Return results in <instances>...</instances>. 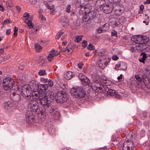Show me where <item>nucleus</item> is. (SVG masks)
Listing matches in <instances>:
<instances>
[{
    "label": "nucleus",
    "instance_id": "1",
    "mask_svg": "<svg viewBox=\"0 0 150 150\" xmlns=\"http://www.w3.org/2000/svg\"><path fill=\"white\" fill-rule=\"evenodd\" d=\"M71 93L74 98H82L86 95V92L83 88L81 86H76L71 90Z\"/></svg>",
    "mask_w": 150,
    "mask_h": 150
},
{
    "label": "nucleus",
    "instance_id": "2",
    "mask_svg": "<svg viewBox=\"0 0 150 150\" xmlns=\"http://www.w3.org/2000/svg\"><path fill=\"white\" fill-rule=\"evenodd\" d=\"M55 98L57 103H63L67 100V94L64 91H59L56 95Z\"/></svg>",
    "mask_w": 150,
    "mask_h": 150
},
{
    "label": "nucleus",
    "instance_id": "3",
    "mask_svg": "<svg viewBox=\"0 0 150 150\" xmlns=\"http://www.w3.org/2000/svg\"><path fill=\"white\" fill-rule=\"evenodd\" d=\"M140 45L138 46V47H140L139 50H147L148 51H150V47L148 45H146L149 41V38L145 36H140Z\"/></svg>",
    "mask_w": 150,
    "mask_h": 150
},
{
    "label": "nucleus",
    "instance_id": "4",
    "mask_svg": "<svg viewBox=\"0 0 150 150\" xmlns=\"http://www.w3.org/2000/svg\"><path fill=\"white\" fill-rule=\"evenodd\" d=\"M14 84V81L13 79L10 77H6L4 79L2 83L4 89L6 91L10 90Z\"/></svg>",
    "mask_w": 150,
    "mask_h": 150
},
{
    "label": "nucleus",
    "instance_id": "5",
    "mask_svg": "<svg viewBox=\"0 0 150 150\" xmlns=\"http://www.w3.org/2000/svg\"><path fill=\"white\" fill-rule=\"evenodd\" d=\"M43 95L40 97V99H38L37 101L40 103L41 105L42 106L41 110L42 109H44L46 106L49 105L51 103L50 101V100H48V96H47L45 93H42Z\"/></svg>",
    "mask_w": 150,
    "mask_h": 150
},
{
    "label": "nucleus",
    "instance_id": "6",
    "mask_svg": "<svg viewBox=\"0 0 150 150\" xmlns=\"http://www.w3.org/2000/svg\"><path fill=\"white\" fill-rule=\"evenodd\" d=\"M44 109H42L40 111V113L42 115H45L47 112L52 113L57 110V107L54 105H52L50 103L47 106H46Z\"/></svg>",
    "mask_w": 150,
    "mask_h": 150
},
{
    "label": "nucleus",
    "instance_id": "7",
    "mask_svg": "<svg viewBox=\"0 0 150 150\" xmlns=\"http://www.w3.org/2000/svg\"><path fill=\"white\" fill-rule=\"evenodd\" d=\"M30 103L31 104V110L33 112L36 113H39L40 112V110L39 108V102L37 100H30Z\"/></svg>",
    "mask_w": 150,
    "mask_h": 150
},
{
    "label": "nucleus",
    "instance_id": "8",
    "mask_svg": "<svg viewBox=\"0 0 150 150\" xmlns=\"http://www.w3.org/2000/svg\"><path fill=\"white\" fill-rule=\"evenodd\" d=\"M135 148V144L132 140L125 141L123 146V150H133Z\"/></svg>",
    "mask_w": 150,
    "mask_h": 150
},
{
    "label": "nucleus",
    "instance_id": "9",
    "mask_svg": "<svg viewBox=\"0 0 150 150\" xmlns=\"http://www.w3.org/2000/svg\"><path fill=\"white\" fill-rule=\"evenodd\" d=\"M78 78L81 81V84L84 86H90V80L86 76L82 73H81L79 75Z\"/></svg>",
    "mask_w": 150,
    "mask_h": 150
},
{
    "label": "nucleus",
    "instance_id": "10",
    "mask_svg": "<svg viewBox=\"0 0 150 150\" xmlns=\"http://www.w3.org/2000/svg\"><path fill=\"white\" fill-rule=\"evenodd\" d=\"M31 89L28 88L27 86H23L22 88V92L23 94V96L28 99L31 98Z\"/></svg>",
    "mask_w": 150,
    "mask_h": 150
},
{
    "label": "nucleus",
    "instance_id": "11",
    "mask_svg": "<svg viewBox=\"0 0 150 150\" xmlns=\"http://www.w3.org/2000/svg\"><path fill=\"white\" fill-rule=\"evenodd\" d=\"M26 120L28 123H32L34 122L35 116L33 115L32 111H28L26 113Z\"/></svg>",
    "mask_w": 150,
    "mask_h": 150
},
{
    "label": "nucleus",
    "instance_id": "12",
    "mask_svg": "<svg viewBox=\"0 0 150 150\" xmlns=\"http://www.w3.org/2000/svg\"><path fill=\"white\" fill-rule=\"evenodd\" d=\"M113 6L112 4H107L102 8L103 12L105 13L108 14L110 13L113 10Z\"/></svg>",
    "mask_w": 150,
    "mask_h": 150
},
{
    "label": "nucleus",
    "instance_id": "13",
    "mask_svg": "<svg viewBox=\"0 0 150 150\" xmlns=\"http://www.w3.org/2000/svg\"><path fill=\"white\" fill-rule=\"evenodd\" d=\"M127 68L126 64L124 62H121L115 66V69L117 70H122L125 71Z\"/></svg>",
    "mask_w": 150,
    "mask_h": 150
},
{
    "label": "nucleus",
    "instance_id": "14",
    "mask_svg": "<svg viewBox=\"0 0 150 150\" xmlns=\"http://www.w3.org/2000/svg\"><path fill=\"white\" fill-rule=\"evenodd\" d=\"M108 95L117 98H120V96L119 94H118L115 90H112L111 89H109L107 92Z\"/></svg>",
    "mask_w": 150,
    "mask_h": 150
},
{
    "label": "nucleus",
    "instance_id": "15",
    "mask_svg": "<svg viewBox=\"0 0 150 150\" xmlns=\"http://www.w3.org/2000/svg\"><path fill=\"white\" fill-rule=\"evenodd\" d=\"M59 53L56 52L54 50H52L51 52L47 57L48 60L50 62L52 61L54 57L57 56L59 54Z\"/></svg>",
    "mask_w": 150,
    "mask_h": 150
},
{
    "label": "nucleus",
    "instance_id": "16",
    "mask_svg": "<svg viewBox=\"0 0 150 150\" xmlns=\"http://www.w3.org/2000/svg\"><path fill=\"white\" fill-rule=\"evenodd\" d=\"M48 84H46L38 85L37 88L41 92L45 93L44 92L48 88Z\"/></svg>",
    "mask_w": 150,
    "mask_h": 150
},
{
    "label": "nucleus",
    "instance_id": "17",
    "mask_svg": "<svg viewBox=\"0 0 150 150\" xmlns=\"http://www.w3.org/2000/svg\"><path fill=\"white\" fill-rule=\"evenodd\" d=\"M12 100L15 101H18L21 99V96L19 94L16 93V92H13L11 95Z\"/></svg>",
    "mask_w": 150,
    "mask_h": 150
},
{
    "label": "nucleus",
    "instance_id": "18",
    "mask_svg": "<svg viewBox=\"0 0 150 150\" xmlns=\"http://www.w3.org/2000/svg\"><path fill=\"white\" fill-rule=\"evenodd\" d=\"M33 90L32 95L33 96H35L36 98H38L39 99L40 97L43 95V94H42V92H41L39 91H37V89L36 90Z\"/></svg>",
    "mask_w": 150,
    "mask_h": 150
},
{
    "label": "nucleus",
    "instance_id": "19",
    "mask_svg": "<svg viewBox=\"0 0 150 150\" xmlns=\"http://www.w3.org/2000/svg\"><path fill=\"white\" fill-rule=\"evenodd\" d=\"M38 86L37 82L35 80H32L30 83V87L29 88L32 90V89H37Z\"/></svg>",
    "mask_w": 150,
    "mask_h": 150
},
{
    "label": "nucleus",
    "instance_id": "20",
    "mask_svg": "<svg viewBox=\"0 0 150 150\" xmlns=\"http://www.w3.org/2000/svg\"><path fill=\"white\" fill-rule=\"evenodd\" d=\"M95 84L93 86V89L95 91L97 90V88L99 86H101V85L103 86L102 84L103 81H101L100 80H96L94 81Z\"/></svg>",
    "mask_w": 150,
    "mask_h": 150
},
{
    "label": "nucleus",
    "instance_id": "21",
    "mask_svg": "<svg viewBox=\"0 0 150 150\" xmlns=\"http://www.w3.org/2000/svg\"><path fill=\"white\" fill-rule=\"evenodd\" d=\"M87 14L90 20H92L96 17L97 13L95 11L93 10L89 11Z\"/></svg>",
    "mask_w": 150,
    "mask_h": 150
},
{
    "label": "nucleus",
    "instance_id": "22",
    "mask_svg": "<svg viewBox=\"0 0 150 150\" xmlns=\"http://www.w3.org/2000/svg\"><path fill=\"white\" fill-rule=\"evenodd\" d=\"M100 2L98 0H97L96 2L95 3L94 6V9L98 11H100L102 10V8H101V6L100 5Z\"/></svg>",
    "mask_w": 150,
    "mask_h": 150
},
{
    "label": "nucleus",
    "instance_id": "23",
    "mask_svg": "<svg viewBox=\"0 0 150 150\" xmlns=\"http://www.w3.org/2000/svg\"><path fill=\"white\" fill-rule=\"evenodd\" d=\"M66 48L67 54L71 53L73 52L74 50V47L71 44H68Z\"/></svg>",
    "mask_w": 150,
    "mask_h": 150
},
{
    "label": "nucleus",
    "instance_id": "24",
    "mask_svg": "<svg viewBox=\"0 0 150 150\" xmlns=\"http://www.w3.org/2000/svg\"><path fill=\"white\" fill-rule=\"evenodd\" d=\"M121 23V21L119 18H115L114 21L112 24V26L113 27H115L120 24Z\"/></svg>",
    "mask_w": 150,
    "mask_h": 150
},
{
    "label": "nucleus",
    "instance_id": "25",
    "mask_svg": "<svg viewBox=\"0 0 150 150\" xmlns=\"http://www.w3.org/2000/svg\"><path fill=\"white\" fill-rule=\"evenodd\" d=\"M74 76V74L71 71H69L67 72L66 76L65 78L67 79H70Z\"/></svg>",
    "mask_w": 150,
    "mask_h": 150
},
{
    "label": "nucleus",
    "instance_id": "26",
    "mask_svg": "<svg viewBox=\"0 0 150 150\" xmlns=\"http://www.w3.org/2000/svg\"><path fill=\"white\" fill-rule=\"evenodd\" d=\"M142 55V57L141 58L139 59V60L140 62L145 63V61L147 58V54L144 53H142L141 54V55Z\"/></svg>",
    "mask_w": 150,
    "mask_h": 150
},
{
    "label": "nucleus",
    "instance_id": "27",
    "mask_svg": "<svg viewBox=\"0 0 150 150\" xmlns=\"http://www.w3.org/2000/svg\"><path fill=\"white\" fill-rule=\"evenodd\" d=\"M131 40L132 41L135 42L137 44H139L140 42V36L137 37H134L131 38Z\"/></svg>",
    "mask_w": 150,
    "mask_h": 150
},
{
    "label": "nucleus",
    "instance_id": "28",
    "mask_svg": "<svg viewBox=\"0 0 150 150\" xmlns=\"http://www.w3.org/2000/svg\"><path fill=\"white\" fill-rule=\"evenodd\" d=\"M24 21L28 25V26L30 28H33L34 25L30 20L28 21Z\"/></svg>",
    "mask_w": 150,
    "mask_h": 150
},
{
    "label": "nucleus",
    "instance_id": "29",
    "mask_svg": "<svg viewBox=\"0 0 150 150\" xmlns=\"http://www.w3.org/2000/svg\"><path fill=\"white\" fill-rule=\"evenodd\" d=\"M90 20L88 16L87 13L84 15L83 17L82 20L84 22H86Z\"/></svg>",
    "mask_w": 150,
    "mask_h": 150
},
{
    "label": "nucleus",
    "instance_id": "30",
    "mask_svg": "<svg viewBox=\"0 0 150 150\" xmlns=\"http://www.w3.org/2000/svg\"><path fill=\"white\" fill-rule=\"evenodd\" d=\"M35 46L36 51L39 52L40 50L42 48V47L40 46L39 44H38L36 43L35 45Z\"/></svg>",
    "mask_w": 150,
    "mask_h": 150
},
{
    "label": "nucleus",
    "instance_id": "31",
    "mask_svg": "<svg viewBox=\"0 0 150 150\" xmlns=\"http://www.w3.org/2000/svg\"><path fill=\"white\" fill-rule=\"evenodd\" d=\"M57 109L54 112V113L53 115V116L55 118H57V117H58L59 115H60V114L59 111L57 110Z\"/></svg>",
    "mask_w": 150,
    "mask_h": 150
},
{
    "label": "nucleus",
    "instance_id": "32",
    "mask_svg": "<svg viewBox=\"0 0 150 150\" xmlns=\"http://www.w3.org/2000/svg\"><path fill=\"white\" fill-rule=\"evenodd\" d=\"M124 11V8H118L116 10V12L118 15H120Z\"/></svg>",
    "mask_w": 150,
    "mask_h": 150
},
{
    "label": "nucleus",
    "instance_id": "33",
    "mask_svg": "<svg viewBox=\"0 0 150 150\" xmlns=\"http://www.w3.org/2000/svg\"><path fill=\"white\" fill-rule=\"evenodd\" d=\"M83 37L82 35L77 36L76 37L75 41L77 42H80L82 40V38Z\"/></svg>",
    "mask_w": 150,
    "mask_h": 150
},
{
    "label": "nucleus",
    "instance_id": "34",
    "mask_svg": "<svg viewBox=\"0 0 150 150\" xmlns=\"http://www.w3.org/2000/svg\"><path fill=\"white\" fill-rule=\"evenodd\" d=\"M38 74L40 76H45L46 74L45 70L42 69L40 70Z\"/></svg>",
    "mask_w": 150,
    "mask_h": 150
},
{
    "label": "nucleus",
    "instance_id": "35",
    "mask_svg": "<svg viewBox=\"0 0 150 150\" xmlns=\"http://www.w3.org/2000/svg\"><path fill=\"white\" fill-rule=\"evenodd\" d=\"M23 16L25 18V21H28V20L30 18V15L29 13L25 12Z\"/></svg>",
    "mask_w": 150,
    "mask_h": 150
},
{
    "label": "nucleus",
    "instance_id": "36",
    "mask_svg": "<svg viewBox=\"0 0 150 150\" xmlns=\"http://www.w3.org/2000/svg\"><path fill=\"white\" fill-rule=\"evenodd\" d=\"M118 138H117L115 136H113L112 137V142H115L113 144H114L116 145L118 142Z\"/></svg>",
    "mask_w": 150,
    "mask_h": 150
},
{
    "label": "nucleus",
    "instance_id": "37",
    "mask_svg": "<svg viewBox=\"0 0 150 150\" xmlns=\"http://www.w3.org/2000/svg\"><path fill=\"white\" fill-rule=\"evenodd\" d=\"M111 3L113 4H119L121 0H108Z\"/></svg>",
    "mask_w": 150,
    "mask_h": 150
},
{
    "label": "nucleus",
    "instance_id": "38",
    "mask_svg": "<svg viewBox=\"0 0 150 150\" xmlns=\"http://www.w3.org/2000/svg\"><path fill=\"white\" fill-rule=\"evenodd\" d=\"M148 76H147V75L146 74H144L142 76V79L143 80L144 82H146L145 81H147V78H148Z\"/></svg>",
    "mask_w": 150,
    "mask_h": 150
},
{
    "label": "nucleus",
    "instance_id": "39",
    "mask_svg": "<svg viewBox=\"0 0 150 150\" xmlns=\"http://www.w3.org/2000/svg\"><path fill=\"white\" fill-rule=\"evenodd\" d=\"M49 95L50 96V97L51 99V100H53L54 98H55V96L54 93L52 92L50 93Z\"/></svg>",
    "mask_w": 150,
    "mask_h": 150
},
{
    "label": "nucleus",
    "instance_id": "40",
    "mask_svg": "<svg viewBox=\"0 0 150 150\" xmlns=\"http://www.w3.org/2000/svg\"><path fill=\"white\" fill-rule=\"evenodd\" d=\"M95 47L93 46L91 44H90L88 46L87 48L89 50H94L95 49Z\"/></svg>",
    "mask_w": 150,
    "mask_h": 150
},
{
    "label": "nucleus",
    "instance_id": "41",
    "mask_svg": "<svg viewBox=\"0 0 150 150\" xmlns=\"http://www.w3.org/2000/svg\"><path fill=\"white\" fill-rule=\"evenodd\" d=\"M71 6L69 4L67 5L66 7V11L67 12L69 13L71 12Z\"/></svg>",
    "mask_w": 150,
    "mask_h": 150
},
{
    "label": "nucleus",
    "instance_id": "42",
    "mask_svg": "<svg viewBox=\"0 0 150 150\" xmlns=\"http://www.w3.org/2000/svg\"><path fill=\"white\" fill-rule=\"evenodd\" d=\"M98 0L99 1H100V5L101 6V8H102L104 6H103V5L105 3V1L104 0Z\"/></svg>",
    "mask_w": 150,
    "mask_h": 150
},
{
    "label": "nucleus",
    "instance_id": "43",
    "mask_svg": "<svg viewBox=\"0 0 150 150\" xmlns=\"http://www.w3.org/2000/svg\"><path fill=\"white\" fill-rule=\"evenodd\" d=\"M8 59V57L7 56H5L4 57L0 58V63H2L7 60Z\"/></svg>",
    "mask_w": 150,
    "mask_h": 150
},
{
    "label": "nucleus",
    "instance_id": "44",
    "mask_svg": "<svg viewBox=\"0 0 150 150\" xmlns=\"http://www.w3.org/2000/svg\"><path fill=\"white\" fill-rule=\"evenodd\" d=\"M6 5L7 6L9 7H12L13 6L11 1H7L6 3Z\"/></svg>",
    "mask_w": 150,
    "mask_h": 150
},
{
    "label": "nucleus",
    "instance_id": "45",
    "mask_svg": "<svg viewBox=\"0 0 150 150\" xmlns=\"http://www.w3.org/2000/svg\"><path fill=\"white\" fill-rule=\"evenodd\" d=\"M135 77L136 79L139 81L141 82L142 81V78L138 75L136 74L135 75Z\"/></svg>",
    "mask_w": 150,
    "mask_h": 150
},
{
    "label": "nucleus",
    "instance_id": "46",
    "mask_svg": "<svg viewBox=\"0 0 150 150\" xmlns=\"http://www.w3.org/2000/svg\"><path fill=\"white\" fill-rule=\"evenodd\" d=\"M82 47H83L84 48H85L86 47L87 45V42L86 40H84L82 43Z\"/></svg>",
    "mask_w": 150,
    "mask_h": 150
},
{
    "label": "nucleus",
    "instance_id": "47",
    "mask_svg": "<svg viewBox=\"0 0 150 150\" xmlns=\"http://www.w3.org/2000/svg\"><path fill=\"white\" fill-rule=\"evenodd\" d=\"M48 85H49L51 87L53 85V81L51 79H49L48 81Z\"/></svg>",
    "mask_w": 150,
    "mask_h": 150
},
{
    "label": "nucleus",
    "instance_id": "48",
    "mask_svg": "<svg viewBox=\"0 0 150 150\" xmlns=\"http://www.w3.org/2000/svg\"><path fill=\"white\" fill-rule=\"evenodd\" d=\"M140 11H139V13L140 14H141V13H140V12H141V13H142L144 9V7L143 5L142 4L140 6Z\"/></svg>",
    "mask_w": 150,
    "mask_h": 150
},
{
    "label": "nucleus",
    "instance_id": "49",
    "mask_svg": "<svg viewBox=\"0 0 150 150\" xmlns=\"http://www.w3.org/2000/svg\"><path fill=\"white\" fill-rule=\"evenodd\" d=\"M63 33V32H60L58 35H57L56 36V38L57 39H59L61 36V35Z\"/></svg>",
    "mask_w": 150,
    "mask_h": 150
},
{
    "label": "nucleus",
    "instance_id": "50",
    "mask_svg": "<svg viewBox=\"0 0 150 150\" xmlns=\"http://www.w3.org/2000/svg\"><path fill=\"white\" fill-rule=\"evenodd\" d=\"M40 80L41 81L43 82L44 83H47L48 81V79H45L44 78H41L40 79Z\"/></svg>",
    "mask_w": 150,
    "mask_h": 150
},
{
    "label": "nucleus",
    "instance_id": "51",
    "mask_svg": "<svg viewBox=\"0 0 150 150\" xmlns=\"http://www.w3.org/2000/svg\"><path fill=\"white\" fill-rule=\"evenodd\" d=\"M77 2L81 5H82L85 4V0H77Z\"/></svg>",
    "mask_w": 150,
    "mask_h": 150
},
{
    "label": "nucleus",
    "instance_id": "52",
    "mask_svg": "<svg viewBox=\"0 0 150 150\" xmlns=\"http://www.w3.org/2000/svg\"><path fill=\"white\" fill-rule=\"evenodd\" d=\"M40 18L42 21H45L46 20L45 18L44 17L43 15L40 14L39 16Z\"/></svg>",
    "mask_w": 150,
    "mask_h": 150
},
{
    "label": "nucleus",
    "instance_id": "53",
    "mask_svg": "<svg viewBox=\"0 0 150 150\" xmlns=\"http://www.w3.org/2000/svg\"><path fill=\"white\" fill-rule=\"evenodd\" d=\"M146 73L147 74H150V67H148L146 68Z\"/></svg>",
    "mask_w": 150,
    "mask_h": 150
},
{
    "label": "nucleus",
    "instance_id": "54",
    "mask_svg": "<svg viewBox=\"0 0 150 150\" xmlns=\"http://www.w3.org/2000/svg\"><path fill=\"white\" fill-rule=\"evenodd\" d=\"M13 105L12 104H11L10 102H8L7 104H6L5 106L6 107H12Z\"/></svg>",
    "mask_w": 150,
    "mask_h": 150
},
{
    "label": "nucleus",
    "instance_id": "55",
    "mask_svg": "<svg viewBox=\"0 0 150 150\" xmlns=\"http://www.w3.org/2000/svg\"><path fill=\"white\" fill-rule=\"evenodd\" d=\"M104 61L105 62L104 65H105V66H107V65L108 64V63L110 62V59H108V60H105L106 59H105V58H104Z\"/></svg>",
    "mask_w": 150,
    "mask_h": 150
},
{
    "label": "nucleus",
    "instance_id": "56",
    "mask_svg": "<svg viewBox=\"0 0 150 150\" xmlns=\"http://www.w3.org/2000/svg\"><path fill=\"white\" fill-rule=\"evenodd\" d=\"M99 66L100 68H101L102 69H104L105 68V66L103 65V64H99Z\"/></svg>",
    "mask_w": 150,
    "mask_h": 150
},
{
    "label": "nucleus",
    "instance_id": "57",
    "mask_svg": "<svg viewBox=\"0 0 150 150\" xmlns=\"http://www.w3.org/2000/svg\"><path fill=\"white\" fill-rule=\"evenodd\" d=\"M112 35V36H117V32L115 31L112 32L111 33Z\"/></svg>",
    "mask_w": 150,
    "mask_h": 150
},
{
    "label": "nucleus",
    "instance_id": "58",
    "mask_svg": "<svg viewBox=\"0 0 150 150\" xmlns=\"http://www.w3.org/2000/svg\"><path fill=\"white\" fill-rule=\"evenodd\" d=\"M112 58V59L115 60H117L118 59V57L115 55H113Z\"/></svg>",
    "mask_w": 150,
    "mask_h": 150
},
{
    "label": "nucleus",
    "instance_id": "59",
    "mask_svg": "<svg viewBox=\"0 0 150 150\" xmlns=\"http://www.w3.org/2000/svg\"><path fill=\"white\" fill-rule=\"evenodd\" d=\"M103 31V30L100 28H99L97 30V32L99 33H102Z\"/></svg>",
    "mask_w": 150,
    "mask_h": 150
},
{
    "label": "nucleus",
    "instance_id": "60",
    "mask_svg": "<svg viewBox=\"0 0 150 150\" xmlns=\"http://www.w3.org/2000/svg\"><path fill=\"white\" fill-rule=\"evenodd\" d=\"M37 0H29L30 2L32 4H36Z\"/></svg>",
    "mask_w": 150,
    "mask_h": 150
},
{
    "label": "nucleus",
    "instance_id": "61",
    "mask_svg": "<svg viewBox=\"0 0 150 150\" xmlns=\"http://www.w3.org/2000/svg\"><path fill=\"white\" fill-rule=\"evenodd\" d=\"M83 64L82 63H79L78 64L79 67L80 69L82 68V66L83 65Z\"/></svg>",
    "mask_w": 150,
    "mask_h": 150
},
{
    "label": "nucleus",
    "instance_id": "62",
    "mask_svg": "<svg viewBox=\"0 0 150 150\" xmlns=\"http://www.w3.org/2000/svg\"><path fill=\"white\" fill-rule=\"evenodd\" d=\"M45 62V59H42L40 61V64H43Z\"/></svg>",
    "mask_w": 150,
    "mask_h": 150
},
{
    "label": "nucleus",
    "instance_id": "63",
    "mask_svg": "<svg viewBox=\"0 0 150 150\" xmlns=\"http://www.w3.org/2000/svg\"><path fill=\"white\" fill-rule=\"evenodd\" d=\"M11 32V29H8L6 30V34L7 35H9L10 33Z\"/></svg>",
    "mask_w": 150,
    "mask_h": 150
},
{
    "label": "nucleus",
    "instance_id": "64",
    "mask_svg": "<svg viewBox=\"0 0 150 150\" xmlns=\"http://www.w3.org/2000/svg\"><path fill=\"white\" fill-rule=\"evenodd\" d=\"M147 113L146 112H143V116L144 117H146L147 116Z\"/></svg>",
    "mask_w": 150,
    "mask_h": 150
}]
</instances>
